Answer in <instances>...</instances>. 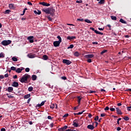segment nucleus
Listing matches in <instances>:
<instances>
[{
	"mask_svg": "<svg viewBox=\"0 0 131 131\" xmlns=\"http://www.w3.org/2000/svg\"><path fill=\"white\" fill-rule=\"evenodd\" d=\"M42 12L46 13V14H50L52 17L53 16H55V12L56 10L55 9H53V7L48 8L47 9H42Z\"/></svg>",
	"mask_w": 131,
	"mask_h": 131,
	"instance_id": "obj_1",
	"label": "nucleus"
},
{
	"mask_svg": "<svg viewBox=\"0 0 131 131\" xmlns=\"http://www.w3.org/2000/svg\"><path fill=\"white\" fill-rule=\"evenodd\" d=\"M28 79H31V77L30 76V75H28L27 74H26L25 75H24L22 78L20 79V82L21 83H26L27 80Z\"/></svg>",
	"mask_w": 131,
	"mask_h": 131,
	"instance_id": "obj_2",
	"label": "nucleus"
},
{
	"mask_svg": "<svg viewBox=\"0 0 131 131\" xmlns=\"http://www.w3.org/2000/svg\"><path fill=\"white\" fill-rule=\"evenodd\" d=\"M3 46H9V45L12 43V40H4L1 42Z\"/></svg>",
	"mask_w": 131,
	"mask_h": 131,
	"instance_id": "obj_3",
	"label": "nucleus"
},
{
	"mask_svg": "<svg viewBox=\"0 0 131 131\" xmlns=\"http://www.w3.org/2000/svg\"><path fill=\"white\" fill-rule=\"evenodd\" d=\"M79 122V121L77 119H75L73 121V126H74V127H78V126H80L79 124H78V122Z\"/></svg>",
	"mask_w": 131,
	"mask_h": 131,
	"instance_id": "obj_4",
	"label": "nucleus"
},
{
	"mask_svg": "<svg viewBox=\"0 0 131 131\" xmlns=\"http://www.w3.org/2000/svg\"><path fill=\"white\" fill-rule=\"evenodd\" d=\"M90 30H92V31H94L96 34H100L101 35H103L104 33H101V32L98 31L97 30H95V28H90Z\"/></svg>",
	"mask_w": 131,
	"mask_h": 131,
	"instance_id": "obj_5",
	"label": "nucleus"
},
{
	"mask_svg": "<svg viewBox=\"0 0 131 131\" xmlns=\"http://www.w3.org/2000/svg\"><path fill=\"white\" fill-rule=\"evenodd\" d=\"M62 63H63V64H66V65H70L72 62L68 59H63Z\"/></svg>",
	"mask_w": 131,
	"mask_h": 131,
	"instance_id": "obj_6",
	"label": "nucleus"
},
{
	"mask_svg": "<svg viewBox=\"0 0 131 131\" xmlns=\"http://www.w3.org/2000/svg\"><path fill=\"white\" fill-rule=\"evenodd\" d=\"M33 38H34V37L33 36H31L28 37L27 39L29 40V42L33 43V42H34V40Z\"/></svg>",
	"mask_w": 131,
	"mask_h": 131,
	"instance_id": "obj_7",
	"label": "nucleus"
},
{
	"mask_svg": "<svg viewBox=\"0 0 131 131\" xmlns=\"http://www.w3.org/2000/svg\"><path fill=\"white\" fill-rule=\"evenodd\" d=\"M9 8L10 10H15L16 9V6L14 4H9Z\"/></svg>",
	"mask_w": 131,
	"mask_h": 131,
	"instance_id": "obj_8",
	"label": "nucleus"
},
{
	"mask_svg": "<svg viewBox=\"0 0 131 131\" xmlns=\"http://www.w3.org/2000/svg\"><path fill=\"white\" fill-rule=\"evenodd\" d=\"M39 5H42V6H44L45 7H50V6H51V4L43 2H40Z\"/></svg>",
	"mask_w": 131,
	"mask_h": 131,
	"instance_id": "obj_9",
	"label": "nucleus"
},
{
	"mask_svg": "<svg viewBox=\"0 0 131 131\" xmlns=\"http://www.w3.org/2000/svg\"><path fill=\"white\" fill-rule=\"evenodd\" d=\"M60 43H61V42H59V41H55L53 42L54 47H59Z\"/></svg>",
	"mask_w": 131,
	"mask_h": 131,
	"instance_id": "obj_10",
	"label": "nucleus"
},
{
	"mask_svg": "<svg viewBox=\"0 0 131 131\" xmlns=\"http://www.w3.org/2000/svg\"><path fill=\"white\" fill-rule=\"evenodd\" d=\"M95 55L94 54H88L85 55V58L86 59H91L92 58H94Z\"/></svg>",
	"mask_w": 131,
	"mask_h": 131,
	"instance_id": "obj_11",
	"label": "nucleus"
},
{
	"mask_svg": "<svg viewBox=\"0 0 131 131\" xmlns=\"http://www.w3.org/2000/svg\"><path fill=\"white\" fill-rule=\"evenodd\" d=\"M12 86L14 88H18L19 86V83H18V82L14 81L12 83Z\"/></svg>",
	"mask_w": 131,
	"mask_h": 131,
	"instance_id": "obj_12",
	"label": "nucleus"
},
{
	"mask_svg": "<svg viewBox=\"0 0 131 131\" xmlns=\"http://www.w3.org/2000/svg\"><path fill=\"white\" fill-rule=\"evenodd\" d=\"M23 70H24V68H21V69L20 68H17L16 69V70L15 71V72L17 73H21V72H22V71Z\"/></svg>",
	"mask_w": 131,
	"mask_h": 131,
	"instance_id": "obj_13",
	"label": "nucleus"
},
{
	"mask_svg": "<svg viewBox=\"0 0 131 131\" xmlns=\"http://www.w3.org/2000/svg\"><path fill=\"white\" fill-rule=\"evenodd\" d=\"M116 111H117V114L120 115H122V112H121V110L119 109V107H117L116 108Z\"/></svg>",
	"mask_w": 131,
	"mask_h": 131,
	"instance_id": "obj_14",
	"label": "nucleus"
},
{
	"mask_svg": "<svg viewBox=\"0 0 131 131\" xmlns=\"http://www.w3.org/2000/svg\"><path fill=\"white\" fill-rule=\"evenodd\" d=\"M87 128L89 129H91V130H93L94 128H95V127L93 125H88L87 126Z\"/></svg>",
	"mask_w": 131,
	"mask_h": 131,
	"instance_id": "obj_15",
	"label": "nucleus"
},
{
	"mask_svg": "<svg viewBox=\"0 0 131 131\" xmlns=\"http://www.w3.org/2000/svg\"><path fill=\"white\" fill-rule=\"evenodd\" d=\"M13 90L14 89L13 88V87L10 86V87H9L7 89H6V91L9 92V93H12Z\"/></svg>",
	"mask_w": 131,
	"mask_h": 131,
	"instance_id": "obj_16",
	"label": "nucleus"
},
{
	"mask_svg": "<svg viewBox=\"0 0 131 131\" xmlns=\"http://www.w3.org/2000/svg\"><path fill=\"white\" fill-rule=\"evenodd\" d=\"M75 38H76V37H75V36H68L67 37V39H69V40H72V39H75Z\"/></svg>",
	"mask_w": 131,
	"mask_h": 131,
	"instance_id": "obj_17",
	"label": "nucleus"
},
{
	"mask_svg": "<svg viewBox=\"0 0 131 131\" xmlns=\"http://www.w3.org/2000/svg\"><path fill=\"white\" fill-rule=\"evenodd\" d=\"M28 58L30 59H33V58H35V54H28Z\"/></svg>",
	"mask_w": 131,
	"mask_h": 131,
	"instance_id": "obj_18",
	"label": "nucleus"
},
{
	"mask_svg": "<svg viewBox=\"0 0 131 131\" xmlns=\"http://www.w3.org/2000/svg\"><path fill=\"white\" fill-rule=\"evenodd\" d=\"M37 79V76H36V75H33L32 76V80H33V81H34L35 80H36Z\"/></svg>",
	"mask_w": 131,
	"mask_h": 131,
	"instance_id": "obj_19",
	"label": "nucleus"
},
{
	"mask_svg": "<svg viewBox=\"0 0 131 131\" xmlns=\"http://www.w3.org/2000/svg\"><path fill=\"white\" fill-rule=\"evenodd\" d=\"M119 21L121 22V23H122V24H126V21L124 20L122 18H121Z\"/></svg>",
	"mask_w": 131,
	"mask_h": 131,
	"instance_id": "obj_20",
	"label": "nucleus"
},
{
	"mask_svg": "<svg viewBox=\"0 0 131 131\" xmlns=\"http://www.w3.org/2000/svg\"><path fill=\"white\" fill-rule=\"evenodd\" d=\"M12 61H13L14 62H17V61H18V58H17V57L13 56L12 58Z\"/></svg>",
	"mask_w": 131,
	"mask_h": 131,
	"instance_id": "obj_21",
	"label": "nucleus"
},
{
	"mask_svg": "<svg viewBox=\"0 0 131 131\" xmlns=\"http://www.w3.org/2000/svg\"><path fill=\"white\" fill-rule=\"evenodd\" d=\"M43 60H48L49 59V57L47 55H44L42 56Z\"/></svg>",
	"mask_w": 131,
	"mask_h": 131,
	"instance_id": "obj_22",
	"label": "nucleus"
},
{
	"mask_svg": "<svg viewBox=\"0 0 131 131\" xmlns=\"http://www.w3.org/2000/svg\"><path fill=\"white\" fill-rule=\"evenodd\" d=\"M34 13H35L36 15H40L41 14V11L38 10V12L36 11H34Z\"/></svg>",
	"mask_w": 131,
	"mask_h": 131,
	"instance_id": "obj_23",
	"label": "nucleus"
},
{
	"mask_svg": "<svg viewBox=\"0 0 131 131\" xmlns=\"http://www.w3.org/2000/svg\"><path fill=\"white\" fill-rule=\"evenodd\" d=\"M77 99H78V103L79 105L80 104V101H81V98L80 97V96H78Z\"/></svg>",
	"mask_w": 131,
	"mask_h": 131,
	"instance_id": "obj_24",
	"label": "nucleus"
},
{
	"mask_svg": "<svg viewBox=\"0 0 131 131\" xmlns=\"http://www.w3.org/2000/svg\"><path fill=\"white\" fill-rule=\"evenodd\" d=\"M74 55L75 57H79V53H78V52H75L74 53Z\"/></svg>",
	"mask_w": 131,
	"mask_h": 131,
	"instance_id": "obj_25",
	"label": "nucleus"
},
{
	"mask_svg": "<svg viewBox=\"0 0 131 131\" xmlns=\"http://www.w3.org/2000/svg\"><path fill=\"white\" fill-rule=\"evenodd\" d=\"M57 38H58L59 39L58 41L59 42H62V38H61V37L60 36H57Z\"/></svg>",
	"mask_w": 131,
	"mask_h": 131,
	"instance_id": "obj_26",
	"label": "nucleus"
},
{
	"mask_svg": "<svg viewBox=\"0 0 131 131\" xmlns=\"http://www.w3.org/2000/svg\"><path fill=\"white\" fill-rule=\"evenodd\" d=\"M24 98L25 99H28L30 98V94H27L26 95H25Z\"/></svg>",
	"mask_w": 131,
	"mask_h": 131,
	"instance_id": "obj_27",
	"label": "nucleus"
},
{
	"mask_svg": "<svg viewBox=\"0 0 131 131\" xmlns=\"http://www.w3.org/2000/svg\"><path fill=\"white\" fill-rule=\"evenodd\" d=\"M85 22H86V23H93V22L91 20H90L89 19H86L84 20Z\"/></svg>",
	"mask_w": 131,
	"mask_h": 131,
	"instance_id": "obj_28",
	"label": "nucleus"
},
{
	"mask_svg": "<svg viewBox=\"0 0 131 131\" xmlns=\"http://www.w3.org/2000/svg\"><path fill=\"white\" fill-rule=\"evenodd\" d=\"M29 92H32L33 91V88L32 86H30L28 88Z\"/></svg>",
	"mask_w": 131,
	"mask_h": 131,
	"instance_id": "obj_29",
	"label": "nucleus"
},
{
	"mask_svg": "<svg viewBox=\"0 0 131 131\" xmlns=\"http://www.w3.org/2000/svg\"><path fill=\"white\" fill-rule=\"evenodd\" d=\"M111 18L112 20H116L117 19L116 16H111Z\"/></svg>",
	"mask_w": 131,
	"mask_h": 131,
	"instance_id": "obj_30",
	"label": "nucleus"
},
{
	"mask_svg": "<svg viewBox=\"0 0 131 131\" xmlns=\"http://www.w3.org/2000/svg\"><path fill=\"white\" fill-rule=\"evenodd\" d=\"M0 58H5V54H4L3 52L0 53Z\"/></svg>",
	"mask_w": 131,
	"mask_h": 131,
	"instance_id": "obj_31",
	"label": "nucleus"
},
{
	"mask_svg": "<svg viewBox=\"0 0 131 131\" xmlns=\"http://www.w3.org/2000/svg\"><path fill=\"white\" fill-rule=\"evenodd\" d=\"M98 3L99 4H100V5H102L105 3V0H100Z\"/></svg>",
	"mask_w": 131,
	"mask_h": 131,
	"instance_id": "obj_32",
	"label": "nucleus"
},
{
	"mask_svg": "<svg viewBox=\"0 0 131 131\" xmlns=\"http://www.w3.org/2000/svg\"><path fill=\"white\" fill-rule=\"evenodd\" d=\"M11 70H12L13 71H16V67H11L10 68Z\"/></svg>",
	"mask_w": 131,
	"mask_h": 131,
	"instance_id": "obj_33",
	"label": "nucleus"
},
{
	"mask_svg": "<svg viewBox=\"0 0 131 131\" xmlns=\"http://www.w3.org/2000/svg\"><path fill=\"white\" fill-rule=\"evenodd\" d=\"M124 120H126L127 121L128 120H129V118H128L127 116H125V117L123 118Z\"/></svg>",
	"mask_w": 131,
	"mask_h": 131,
	"instance_id": "obj_34",
	"label": "nucleus"
},
{
	"mask_svg": "<svg viewBox=\"0 0 131 131\" xmlns=\"http://www.w3.org/2000/svg\"><path fill=\"white\" fill-rule=\"evenodd\" d=\"M120 120H121V118H119V119H118L117 121V123L118 125H119V124H120V122H119V121H120Z\"/></svg>",
	"mask_w": 131,
	"mask_h": 131,
	"instance_id": "obj_35",
	"label": "nucleus"
},
{
	"mask_svg": "<svg viewBox=\"0 0 131 131\" xmlns=\"http://www.w3.org/2000/svg\"><path fill=\"white\" fill-rule=\"evenodd\" d=\"M11 10H7L5 11V14H10Z\"/></svg>",
	"mask_w": 131,
	"mask_h": 131,
	"instance_id": "obj_36",
	"label": "nucleus"
},
{
	"mask_svg": "<svg viewBox=\"0 0 131 131\" xmlns=\"http://www.w3.org/2000/svg\"><path fill=\"white\" fill-rule=\"evenodd\" d=\"M73 48H74V45L72 44L70 45L68 49H73Z\"/></svg>",
	"mask_w": 131,
	"mask_h": 131,
	"instance_id": "obj_37",
	"label": "nucleus"
},
{
	"mask_svg": "<svg viewBox=\"0 0 131 131\" xmlns=\"http://www.w3.org/2000/svg\"><path fill=\"white\" fill-rule=\"evenodd\" d=\"M61 128H62V129H63V130H65V129H67V128H68V126L65 125L64 126Z\"/></svg>",
	"mask_w": 131,
	"mask_h": 131,
	"instance_id": "obj_38",
	"label": "nucleus"
},
{
	"mask_svg": "<svg viewBox=\"0 0 131 131\" xmlns=\"http://www.w3.org/2000/svg\"><path fill=\"white\" fill-rule=\"evenodd\" d=\"M50 108L51 109H54V108H55V104H52L50 106Z\"/></svg>",
	"mask_w": 131,
	"mask_h": 131,
	"instance_id": "obj_39",
	"label": "nucleus"
},
{
	"mask_svg": "<svg viewBox=\"0 0 131 131\" xmlns=\"http://www.w3.org/2000/svg\"><path fill=\"white\" fill-rule=\"evenodd\" d=\"M110 110H111L112 112H114V111H115V108L113 107H110Z\"/></svg>",
	"mask_w": 131,
	"mask_h": 131,
	"instance_id": "obj_40",
	"label": "nucleus"
},
{
	"mask_svg": "<svg viewBox=\"0 0 131 131\" xmlns=\"http://www.w3.org/2000/svg\"><path fill=\"white\" fill-rule=\"evenodd\" d=\"M7 96H8V97L9 98H14V96H13L11 95H9V94H7Z\"/></svg>",
	"mask_w": 131,
	"mask_h": 131,
	"instance_id": "obj_41",
	"label": "nucleus"
},
{
	"mask_svg": "<svg viewBox=\"0 0 131 131\" xmlns=\"http://www.w3.org/2000/svg\"><path fill=\"white\" fill-rule=\"evenodd\" d=\"M25 71H26V72H29V71H30V69H29V68H27L25 69Z\"/></svg>",
	"mask_w": 131,
	"mask_h": 131,
	"instance_id": "obj_42",
	"label": "nucleus"
},
{
	"mask_svg": "<svg viewBox=\"0 0 131 131\" xmlns=\"http://www.w3.org/2000/svg\"><path fill=\"white\" fill-rule=\"evenodd\" d=\"M68 116H69V114H66L63 115V118H65L66 117H68Z\"/></svg>",
	"mask_w": 131,
	"mask_h": 131,
	"instance_id": "obj_43",
	"label": "nucleus"
},
{
	"mask_svg": "<svg viewBox=\"0 0 131 131\" xmlns=\"http://www.w3.org/2000/svg\"><path fill=\"white\" fill-rule=\"evenodd\" d=\"M76 3H77V4H82V1L80 0V1H77L76 2Z\"/></svg>",
	"mask_w": 131,
	"mask_h": 131,
	"instance_id": "obj_44",
	"label": "nucleus"
},
{
	"mask_svg": "<svg viewBox=\"0 0 131 131\" xmlns=\"http://www.w3.org/2000/svg\"><path fill=\"white\" fill-rule=\"evenodd\" d=\"M94 120H95V121H98V120H99V116H97L95 118Z\"/></svg>",
	"mask_w": 131,
	"mask_h": 131,
	"instance_id": "obj_45",
	"label": "nucleus"
},
{
	"mask_svg": "<svg viewBox=\"0 0 131 131\" xmlns=\"http://www.w3.org/2000/svg\"><path fill=\"white\" fill-rule=\"evenodd\" d=\"M106 52H107V50H103L101 52V55H103V54H105V53H106Z\"/></svg>",
	"mask_w": 131,
	"mask_h": 131,
	"instance_id": "obj_46",
	"label": "nucleus"
},
{
	"mask_svg": "<svg viewBox=\"0 0 131 131\" xmlns=\"http://www.w3.org/2000/svg\"><path fill=\"white\" fill-rule=\"evenodd\" d=\"M61 79H63V80H66V79H67V77H66V76H62L61 77Z\"/></svg>",
	"mask_w": 131,
	"mask_h": 131,
	"instance_id": "obj_47",
	"label": "nucleus"
},
{
	"mask_svg": "<svg viewBox=\"0 0 131 131\" xmlns=\"http://www.w3.org/2000/svg\"><path fill=\"white\" fill-rule=\"evenodd\" d=\"M106 116V114L105 113H103V114H101V117H105V116Z\"/></svg>",
	"mask_w": 131,
	"mask_h": 131,
	"instance_id": "obj_48",
	"label": "nucleus"
},
{
	"mask_svg": "<svg viewBox=\"0 0 131 131\" xmlns=\"http://www.w3.org/2000/svg\"><path fill=\"white\" fill-rule=\"evenodd\" d=\"M47 18H48L49 21H52V18L51 17V16H50V15L48 16Z\"/></svg>",
	"mask_w": 131,
	"mask_h": 131,
	"instance_id": "obj_49",
	"label": "nucleus"
},
{
	"mask_svg": "<svg viewBox=\"0 0 131 131\" xmlns=\"http://www.w3.org/2000/svg\"><path fill=\"white\" fill-rule=\"evenodd\" d=\"M95 93H96V91H95L90 90V92H89L90 94H94Z\"/></svg>",
	"mask_w": 131,
	"mask_h": 131,
	"instance_id": "obj_50",
	"label": "nucleus"
},
{
	"mask_svg": "<svg viewBox=\"0 0 131 131\" xmlns=\"http://www.w3.org/2000/svg\"><path fill=\"white\" fill-rule=\"evenodd\" d=\"M58 131H67V130H64L62 127L58 128Z\"/></svg>",
	"mask_w": 131,
	"mask_h": 131,
	"instance_id": "obj_51",
	"label": "nucleus"
},
{
	"mask_svg": "<svg viewBox=\"0 0 131 131\" xmlns=\"http://www.w3.org/2000/svg\"><path fill=\"white\" fill-rule=\"evenodd\" d=\"M104 110H105V111H108V110H109V106H106L104 108Z\"/></svg>",
	"mask_w": 131,
	"mask_h": 131,
	"instance_id": "obj_52",
	"label": "nucleus"
},
{
	"mask_svg": "<svg viewBox=\"0 0 131 131\" xmlns=\"http://www.w3.org/2000/svg\"><path fill=\"white\" fill-rule=\"evenodd\" d=\"M45 103H46V101H42L41 103H40V106H43L45 105Z\"/></svg>",
	"mask_w": 131,
	"mask_h": 131,
	"instance_id": "obj_53",
	"label": "nucleus"
},
{
	"mask_svg": "<svg viewBox=\"0 0 131 131\" xmlns=\"http://www.w3.org/2000/svg\"><path fill=\"white\" fill-rule=\"evenodd\" d=\"M84 111H83L82 112H79L77 113V115H81V114H82L84 113Z\"/></svg>",
	"mask_w": 131,
	"mask_h": 131,
	"instance_id": "obj_54",
	"label": "nucleus"
},
{
	"mask_svg": "<svg viewBox=\"0 0 131 131\" xmlns=\"http://www.w3.org/2000/svg\"><path fill=\"white\" fill-rule=\"evenodd\" d=\"M87 62H88V63H92V59L89 58V59L87 60Z\"/></svg>",
	"mask_w": 131,
	"mask_h": 131,
	"instance_id": "obj_55",
	"label": "nucleus"
},
{
	"mask_svg": "<svg viewBox=\"0 0 131 131\" xmlns=\"http://www.w3.org/2000/svg\"><path fill=\"white\" fill-rule=\"evenodd\" d=\"M77 21H83V18H78Z\"/></svg>",
	"mask_w": 131,
	"mask_h": 131,
	"instance_id": "obj_56",
	"label": "nucleus"
},
{
	"mask_svg": "<svg viewBox=\"0 0 131 131\" xmlns=\"http://www.w3.org/2000/svg\"><path fill=\"white\" fill-rule=\"evenodd\" d=\"M88 117H89V118H92V117H93V115L91 114H89L88 115Z\"/></svg>",
	"mask_w": 131,
	"mask_h": 131,
	"instance_id": "obj_57",
	"label": "nucleus"
},
{
	"mask_svg": "<svg viewBox=\"0 0 131 131\" xmlns=\"http://www.w3.org/2000/svg\"><path fill=\"white\" fill-rule=\"evenodd\" d=\"M13 78H14V79H16L18 78V76H17L16 75H14L13 76Z\"/></svg>",
	"mask_w": 131,
	"mask_h": 131,
	"instance_id": "obj_58",
	"label": "nucleus"
},
{
	"mask_svg": "<svg viewBox=\"0 0 131 131\" xmlns=\"http://www.w3.org/2000/svg\"><path fill=\"white\" fill-rule=\"evenodd\" d=\"M130 109H131L130 106L127 107V110L128 111H131Z\"/></svg>",
	"mask_w": 131,
	"mask_h": 131,
	"instance_id": "obj_59",
	"label": "nucleus"
},
{
	"mask_svg": "<svg viewBox=\"0 0 131 131\" xmlns=\"http://www.w3.org/2000/svg\"><path fill=\"white\" fill-rule=\"evenodd\" d=\"M107 27H108V28H110V30H111V25H107L106 26Z\"/></svg>",
	"mask_w": 131,
	"mask_h": 131,
	"instance_id": "obj_60",
	"label": "nucleus"
},
{
	"mask_svg": "<svg viewBox=\"0 0 131 131\" xmlns=\"http://www.w3.org/2000/svg\"><path fill=\"white\" fill-rule=\"evenodd\" d=\"M117 130L118 131L121 130V128H120V127H118L117 128Z\"/></svg>",
	"mask_w": 131,
	"mask_h": 131,
	"instance_id": "obj_61",
	"label": "nucleus"
},
{
	"mask_svg": "<svg viewBox=\"0 0 131 131\" xmlns=\"http://www.w3.org/2000/svg\"><path fill=\"white\" fill-rule=\"evenodd\" d=\"M28 5H29V6H32V3H31V2H28Z\"/></svg>",
	"mask_w": 131,
	"mask_h": 131,
	"instance_id": "obj_62",
	"label": "nucleus"
},
{
	"mask_svg": "<svg viewBox=\"0 0 131 131\" xmlns=\"http://www.w3.org/2000/svg\"><path fill=\"white\" fill-rule=\"evenodd\" d=\"M131 92V89H126L125 90V92Z\"/></svg>",
	"mask_w": 131,
	"mask_h": 131,
	"instance_id": "obj_63",
	"label": "nucleus"
},
{
	"mask_svg": "<svg viewBox=\"0 0 131 131\" xmlns=\"http://www.w3.org/2000/svg\"><path fill=\"white\" fill-rule=\"evenodd\" d=\"M1 131H6V128H2L1 129Z\"/></svg>",
	"mask_w": 131,
	"mask_h": 131,
	"instance_id": "obj_64",
	"label": "nucleus"
}]
</instances>
